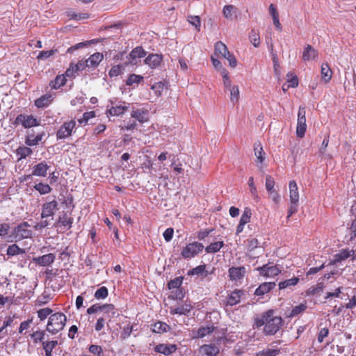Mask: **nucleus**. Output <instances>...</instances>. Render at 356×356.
Masks as SVG:
<instances>
[{"instance_id":"obj_43","label":"nucleus","mask_w":356,"mask_h":356,"mask_svg":"<svg viewBox=\"0 0 356 356\" xmlns=\"http://www.w3.org/2000/svg\"><path fill=\"white\" fill-rule=\"evenodd\" d=\"M307 305L305 303H301L299 305L295 306L292 308L290 312V317H295L302 312H303L307 309Z\"/></svg>"},{"instance_id":"obj_29","label":"nucleus","mask_w":356,"mask_h":356,"mask_svg":"<svg viewBox=\"0 0 356 356\" xmlns=\"http://www.w3.org/2000/svg\"><path fill=\"white\" fill-rule=\"evenodd\" d=\"M146 55V52L141 47H136L134 48L129 54V58L131 60V62L135 60L137 58H140L145 57Z\"/></svg>"},{"instance_id":"obj_14","label":"nucleus","mask_w":356,"mask_h":356,"mask_svg":"<svg viewBox=\"0 0 356 356\" xmlns=\"http://www.w3.org/2000/svg\"><path fill=\"white\" fill-rule=\"evenodd\" d=\"M54 100V95L47 93L35 100V106L38 108L47 107Z\"/></svg>"},{"instance_id":"obj_49","label":"nucleus","mask_w":356,"mask_h":356,"mask_svg":"<svg viewBox=\"0 0 356 356\" xmlns=\"http://www.w3.org/2000/svg\"><path fill=\"white\" fill-rule=\"evenodd\" d=\"M124 67L122 65H116L111 67L108 74L111 77L118 76L122 73Z\"/></svg>"},{"instance_id":"obj_48","label":"nucleus","mask_w":356,"mask_h":356,"mask_svg":"<svg viewBox=\"0 0 356 356\" xmlns=\"http://www.w3.org/2000/svg\"><path fill=\"white\" fill-rule=\"evenodd\" d=\"M44 336L45 333L44 331H35L31 334V337L33 339L35 343H37L38 342L42 343V341H44Z\"/></svg>"},{"instance_id":"obj_57","label":"nucleus","mask_w":356,"mask_h":356,"mask_svg":"<svg viewBox=\"0 0 356 356\" xmlns=\"http://www.w3.org/2000/svg\"><path fill=\"white\" fill-rule=\"evenodd\" d=\"M95 116L94 111L86 112L83 114L82 118L78 120L79 124H86L88 120Z\"/></svg>"},{"instance_id":"obj_27","label":"nucleus","mask_w":356,"mask_h":356,"mask_svg":"<svg viewBox=\"0 0 356 356\" xmlns=\"http://www.w3.org/2000/svg\"><path fill=\"white\" fill-rule=\"evenodd\" d=\"M128 107L124 105H117L115 106L111 107L107 110L106 113L108 115L111 116H119L127 111Z\"/></svg>"},{"instance_id":"obj_19","label":"nucleus","mask_w":356,"mask_h":356,"mask_svg":"<svg viewBox=\"0 0 356 356\" xmlns=\"http://www.w3.org/2000/svg\"><path fill=\"white\" fill-rule=\"evenodd\" d=\"M49 166L44 161L40 162L33 168L32 175L38 177H45Z\"/></svg>"},{"instance_id":"obj_4","label":"nucleus","mask_w":356,"mask_h":356,"mask_svg":"<svg viewBox=\"0 0 356 356\" xmlns=\"http://www.w3.org/2000/svg\"><path fill=\"white\" fill-rule=\"evenodd\" d=\"M29 227L27 222H23L13 229L12 236L16 241L30 238L32 236L33 232L29 229Z\"/></svg>"},{"instance_id":"obj_44","label":"nucleus","mask_w":356,"mask_h":356,"mask_svg":"<svg viewBox=\"0 0 356 356\" xmlns=\"http://www.w3.org/2000/svg\"><path fill=\"white\" fill-rule=\"evenodd\" d=\"M58 222L60 223L65 229H70L72 227L73 220L67 215H63L62 217L59 218Z\"/></svg>"},{"instance_id":"obj_11","label":"nucleus","mask_w":356,"mask_h":356,"mask_svg":"<svg viewBox=\"0 0 356 356\" xmlns=\"http://www.w3.org/2000/svg\"><path fill=\"white\" fill-rule=\"evenodd\" d=\"M57 210L58 203L56 200L44 203L42 207L41 218H45L52 216Z\"/></svg>"},{"instance_id":"obj_24","label":"nucleus","mask_w":356,"mask_h":356,"mask_svg":"<svg viewBox=\"0 0 356 356\" xmlns=\"http://www.w3.org/2000/svg\"><path fill=\"white\" fill-rule=\"evenodd\" d=\"M351 255V252L348 249H343L339 253L336 254L333 257V260L330 264H336L343 260H346Z\"/></svg>"},{"instance_id":"obj_47","label":"nucleus","mask_w":356,"mask_h":356,"mask_svg":"<svg viewBox=\"0 0 356 356\" xmlns=\"http://www.w3.org/2000/svg\"><path fill=\"white\" fill-rule=\"evenodd\" d=\"M221 75H222V79H223L224 87L226 90H227L228 88L233 86L232 85V81L229 76V72H227V70L226 69L222 70Z\"/></svg>"},{"instance_id":"obj_64","label":"nucleus","mask_w":356,"mask_h":356,"mask_svg":"<svg viewBox=\"0 0 356 356\" xmlns=\"http://www.w3.org/2000/svg\"><path fill=\"white\" fill-rule=\"evenodd\" d=\"M152 90L154 91L157 96L161 95L163 90V84L161 82L156 83L152 86Z\"/></svg>"},{"instance_id":"obj_6","label":"nucleus","mask_w":356,"mask_h":356,"mask_svg":"<svg viewBox=\"0 0 356 356\" xmlns=\"http://www.w3.org/2000/svg\"><path fill=\"white\" fill-rule=\"evenodd\" d=\"M15 124H21L25 129L37 127L40 124V120H38L32 115L19 114L15 118Z\"/></svg>"},{"instance_id":"obj_61","label":"nucleus","mask_w":356,"mask_h":356,"mask_svg":"<svg viewBox=\"0 0 356 356\" xmlns=\"http://www.w3.org/2000/svg\"><path fill=\"white\" fill-rule=\"evenodd\" d=\"M213 231V229L200 230L197 232V238L200 241L204 240Z\"/></svg>"},{"instance_id":"obj_25","label":"nucleus","mask_w":356,"mask_h":356,"mask_svg":"<svg viewBox=\"0 0 356 356\" xmlns=\"http://www.w3.org/2000/svg\"><path fill=\"white\" fill-rule=\"evenodd\" d=\"M203 356H216L219 352L218 348L215 345H204L201 347Z\"/></svg>"},{"instance_id":"obj_31","label":"nucleus","mask_w":356,"mask_h":356,"mask_svg":"<svg viewBox=\"0 0 356 356\" xmlns=\"http://www.w3.org/2000/svg\"><path fill=\"white\" fill-rule=\"evenodd\" d=\"M237 12V8L233 5H226L223 7V16L227 19H232L234 15Z\"/></svg>"},{"instance_id":"obj_21","label":"nucleus","mask_w":356,"mask_h":356,"mask_svg":"<svg viewBox=\"0 0 356 356\" xmlns=\"http://www.w3.org/2000/svg\"><path fill=\"white\" fill-rule=\"evenodd\" d=\"M289 188L290 202H298L299 193L296 182L294 180L290 181L289 184Z\"/></svg>"},{"instance_id":"obj_41","label":"nucleus","mask_w":356,"mask_h":356,"mask_svg":"<svg viewBox=\"0 0 356 356\" xmlns=\"http://www.w3.org/2000/svg\"><path fill=\"white\" fill-rule=\"evenodd\" d=\"M214 330V327L213 325L210 326H206V327H200L196 334L197 338H202L207 334L211 333Z\"/></svg>"},{"instance_id":"obj_7","label":"nucleus","mask_w":356,"mask_h":356,"mask_svg":"<svg viewBox=\"0 0 356 356\" xmlns=\"http://www.w3.org/2000/svg\"><path fill=\"white\" fill-rule=\"evenodd\" d=\"M306 110L305 106H300L298 113V121L296 127V135L299 138L305 136L307 129L306 124Z\"/></svg>"},{"instance_id":"obj_22","label":"nucleus","mask_w":356,"mask_h":356,"mask_svg":"<svg viewBox=\"0 0 356 356\" xmlns=\"http://www.w3.org/2000/svg\"><path fill=\"white\" fill-rule=\"evenodd\" d=\"M131 116L140 123L147 122L149 119L148 112L143 109L133 110L131 113Z\"/></svg>"},{"instance_id":"obj_58","label":"nucleus","mask_w":356,"mask_h":356,"mask_svg":"<svg viewBox=\"0 0 356 356\" xmlns=\"http://www.w3.org/2000/svg\"><path fill=\"white\" fill-rule=\"evenodd\" d=\"M279 353L277 349H266L257 353V356H277Z\"/></svg>"},{"instance_id":"obj_8","label":"nucleus","mask_w":356,"mask_h":356,"mask_svg":"<svg viewBox=\"0 0 356 356\" xmlns=\"http://www.w3.org/2000/svg\"><path fill=\"white\" fill-rule=\"evenodd\" d=\"M257 270L259 271L260 275L265 277H273L278 275L282 271L277 265L270 263L258 267Z\"/></svg>"},{"instance_id":"obj_42","label":"nucleus","mask_w":356,"mask_h":356,"mask_svg":"<svg viewBox=\"0 0 356 356\" xmlns=\"http://www.w3.org/2000/svg\"><path fill=\"white\" fill-rule=\"evenodd\" d=\"M34 188L41 195H46L51 191V188L47 184L39 183L34 186Z\"/></svg>"},{"instance_id":"obj_5","label":"nucleus","mask_w":356,"mask_h":356,"mask_svg":"<svg viewBox=\"0 0 356 356\" xmlns=\"http://www.w3.org/2000/svg\"><path fill=\"white\" fill-rule=\"evenodd\" d=\"M204 249L202 243L193 242L185 246L181 251V256L186 259H191L197 255Z\"/></svg>"},{"instance_id":"obj_17","label":"nucleus","mask_w":356,"mask_h":356,"mask_svg":"<svg viewBox=\"0 0 356 356\" xmlns=\"http://www.w3.org/2000/svg\"><path fill=\"white\" fill-rule=\"evenodd\" d=\"M104 58L102 53L96 52L92 54L88 59H86L88 69L96 68Z\"/></svg>"},{"instance_id":"obj_28","label":"nucleus","mask_w":356,"mask_h":356,"mask_svg":"<svg viewBox=\"0 0 356 356\" xmlns=\"http://www.w3.org/2000/svg\"><path fill=\"white\" fill-rule=\"evenodd\" d=\"M321 74L322 76V79L325 83H328L332 76V70L330 67L327 65V63H323L321 65Z\"/></svg>"},{"instance_id":"obj_63","label":"nucleus","mask_w":356,"mask_h":356,"mask_svg":"<svg viewBox=\"0 0 356 356\" xmlns=\"http://www.w3.org/2000/svg\"><path fill=\"white\" fill-rule=\"evenodd\" d=\"M228 61L229 66L232 67H235L237 65V60L234 54L229 52L225 57Z\"/></svg>"},{"instance_id":"obj_16","label":"nucleus","mask_w":356,"mask_h":356,"mask_svg":"<svg viewBox=\"0 0 356 356\" xmlns=\"http://www.w3.org/2000/svg\"><path fill=\"white\" fill-rule=\"evenodd\" d=\"M318 51L310 44H307L304 47L302 52V60L304 61H310L315 60L318 57Z\"/></svg>"},{"instance_id":"obj_13","label":"nucleus","mask_w":356,"mask_h":356,"mask_svg":"<svg viewBox=\"0 0 356 356\" xmlns=\"http://www.w3.org/2000/svg\"><path fill=\"white\" fill-rule=\"evenodd\" d=\"M177 349V348L175 344L160 343L155 346L154 351L165 355H170L175 353Z\"/></svg>"},{"instance_id":"obj_3","label":"nucleus","mask_w":356,"mask_h":356,"mask_svg":"<svg viewBox=\"0 0 356 356\" xmlns=\"http://www.w3.org/2000/svg\"><path fill=\"white\" fill-rule=\"evenodd\" d=\"M247 270L244 266H232L228 270L229 280L236 285L241 284L246 275Z\"/></svg>"},{"instance_id":"obj_23","label":"nucleus","mask_w":356,"mask_h":356,"mask_svg":"<svg viewBox=\"0 0 356 356\" xmlns=\"http://www.w3.org/2000/svg\"><path fill=\"white\" fill-rule=\"evenodd\" d=\"M275 283L273 282H264L261 284L256 290L254 292V294L257 296H263L267 293H268L270 291H271L273 289L275 286Z\"/></svg>"},{"instance_id":"obj_50","label":"nucleus","mask_w":356,"mask_h":356,"mask_svg":"<svg viewBox=\"0 0 356 356\" xmlns=\"http://www.w3.org/2000/svg\"><path fill=\"white\" fill-rule=\"evenodd\" d=\"M183 282V277H177L172 280H170L168 284V286L169 289H178L180 287Z\"/></svg>"},{"instance_id":"obj_26","label":"nucleus","mask_w":356,"mask_h":356,"mask_svg":"<svg viewBox=\"0 0 356 356\" xmlns=\"http://www.w3.org/2000/svg\"><path fill=\"white\" fill-rule=\"evenodd\" d=\"M229 52L227 46L222 42L218 41L215 43L214 54L216 56L225 57Z\"/></svg>"},{"instance_id":"obj_53","label":"nucleus","mask_w":356,"mask_h":356,"mask_svg":"<svg viewBox=\"0 0 356 356\" xmlns=\"http://www.w3.org/2000/svg\"><path fill=\"white\" fill-rule=\"evenodd\" d=\"M56 52H57V49H51L49 51H42L38 54L37 58L40 59V60H45V59L49 58L50 56L54 55Z\"/></svg>"},{"instance_id":"obj_39","label":"nucleus","mask_w":356,"mask_h":356,"mask_svg":"<svg viewBox=\"0 0 356 356\" xmlns=\"http://www.w3.org/2000/svg\"><path fill=\"white\" fill-rule=\"evenodd\" d=\"M227 90L230 92V100L232 103L238 102L239 99V88L238 86H233Z\"/></svg>"},{"instance_id":"obj_40","label":"nucleus","mask_w":356,"mask_h":356,"mask_svg":"<svg viewBox=\"0 0 356 356\" xmlns=\"http://www.w3.org/2000/svg\"><path fill=\"white\" fill-rule=\"evenodd\" d=\"M42 138V135L34 136L33 134L29 135L25 140V143L29 146H34L38 144Z\"/></svg>"},{"instance_id":"obj_38","label":"nucleus","mask_w":356,"mask_h":356,"mask_svg":"<svg viewBox=\"0 0 356 356\" xmlns=\"http://www.w3.org/2000/svg\"><path fill=\"white\" fill-rule=\"evenodd\" d=\"M143 79H144V77L143 76L135 74H132L127 79L126 85L129 86H133L134 84L138 85Z\"/></svg>"},{"instance_id":"obj_30","label":"nucleus","mask_w":356,"mask_h":356,"mask_svg":"<svg viewBox=\"0 0 356 356\" xmlns=\"http://www.w3.org/2000/svg\"><path fill=\"white\" fill-rule=\"evenodd\" d=\"M254 155L257 157V163H263L265 160L264 152L260 143L254 145Z\"/></svg>"},{"instance_id":"obj_54","label":"nucleus","mask_w":356,"mask_h":356,"mask_svg":"<svg viewBox=\"0 0 356 356\" xmlns=\"http://www.w3.org/2000/svg\"><path fill=\"white\" fill-rule=\"evenodd\" d=\"M265 185H266V188L268 193L270 192L275 191V190H274L275 180L271 176L268 175L266 177Z\"/></svg>"},{"instance_id":"obj_32","label":"nucleus","mask_w":356,"mask_h":356,"mask_svg":"<svg viewBox=\"0 0 356 356\" xmlns=\"http://www.w3.org/2000/svg\"><path fill=\"white\" fill-rule=\"evenodd\" d=\"M66 81L67 80L65 75H58L56 76L54 80L50 82L49 86L51 87V88L58 89L64 86L66 83Z\"/></svg>"},{"instance_id":"obj_33","label":"nucleus","mask_w":356,"mask_h":356,"mask_svg":"<svg viewBox=\"0 0 356 356\" xmlns=\"http://www.w3.org/2000/svg\"><path fill=\"white\" fill-rule=\"evenodd\" d=\"M224 245L223 241L213 242L205 248V251L209 254L216 253L220 251Z\"/></svg>"},{"instance_id":"obj_59","label":"nucleus","mask_w":356,"mask_h":356,"mask_svg":"<svg viewBox=\"0 0 356 356\" xmlns=\"http://www.w3.org/2000/svg\"><path fill=\"white\" fill-rule=\"evenodd\" d=\"M132 331H133V326L130 325L129 324L127 325L126 326H124L123 327V330L121 332L120 337L122 339H125L128 338L131 335Z\"/></svg>"},{"instance_id":"obj_2","label":"nucleus","mask_w":356,"mask_h":356,"mask_svg":"<svg viewBox=\"0 0 356 356\" xmlns=\"http://www.w3.org/2000/svg\"><path fill=\"white\" fill-rule=\"evenodd\" d=\"M66 316L61 312L53 314L49 318L47 325V330L52 334L58 333L62 330L66 323Z\"/></svg>"},{"instance_id":"obj_46","label":"nucleus","mask_w":356,"mask_h":356,"mask_svg":"<svg viewBox=\"0 0 356 356\" xmlns=\"http://www.w3.org/2000/svg\"><path fill=\"white\" fill-rule=\"evenodd\" d=\"M102 312L107 314L108 318H113L115 315V307L112 304H106L102 305Z\"/></svg>"},{"instance_id":"obj_35","label":"nucleus","mask_w":356,"mask_h":356,"mask_svg":"<svg viewBox=\"0 0 356 356\" xmlns=\"http://www.w3.org/2000/svg\"><path fill=\"white\" fill-rule=\"evenodd\" d=\"M170 330V326L165 323L158 321L153 325L152 331L156 333H164Z\"/></svg>"},{"instance_id":"obj_45","label":"nucleus","mask_w":356,"mask_h":356,"mask_svg":"<svg viewBox=\"0 0 356 356\" xmlns=\"http://www.w3.org/2000/svg\"><path fill=\"white\" fill-rule=\"evenodd\" d=\"M249 38L254 47H258L260 44V36L258 32L252 30L249 35Z\"/></svg>"},{"instance_id":"obj_51","label":"nucleus","mask_w":356,"mask_h":356,"mask_svg":"<svg viewBox=\"0 0 356 356\" xmlns=\"http://www.w3.org/2000/svg\"><path fill=\"white\" fill-rule=\"evenodd\" d=\"M108 292L106 286H102L95 293V298L97 299H104L108 296Z\"/></svg>"},{"instance_id":"obj_20","label":"nucleus","mask_w":356,"mask_h":356,"mask_svg":"<svg viewBox=\"0 0 356 356\" xmlns=\"http://www.w3.org/2000/svg\"><path fill=\"white\" fill-rule=\"evenodd\" d=\"M55 258L56 257L54 254L49 253L34 258L33 260L40 266H46L52 264L54 261Z\"/></svg>"},{"instance_id":"obj_60","label":"nucleus","mask_w":356,"mask_h":356,"mask_svg":"<svg viewBox=\"0 0 356 356\" xmlns=\"http://www.w3.org/2000/svg\"><path fill=\"white\" fill-rule=\"evenodd\" d=\"M10 229L9 223L3 222L0 224V236L3 237L8 234Z\"/></svg>"},{"instance_id":"obj_18","label":"nucleus","mask_w":356,"mask_h":356,"mask_svg":"<svg viewBox=\"0 0 356 356\" xmlns=\"http://www.w3.org/2000/svg\"><path fill=\"white\" fill-rule=\"evenodd\" d=\"M162 56L159 54H149L145 60L146 65H149L151 68H156L160 66L162 62Z\"/></svg>"},{"instance_id":"obj_52","label":"nucleus","mask_w":356,"mask_h":356,"mask_svg":"<svg viewBox=\"0 0 356 356\" xmlns=\"http://www.w3.org/2000/svg\"><path fill=\"white\" fill-rule=\"evenodd\" d=\"M52 312H53V310L48 307L40 309L38 311V316L40 319V321H44Z\"/></svg>"},{"instance_id":"obj_34","label":"nucleus","mask_w":356,"mask_h":356,"mask_svg":"<svg viewBox=\"0 0 356 356\" xmlns=\"http://www.w3.org/2000/svg\"><path fill=\"white\" fill-rule=\"evenodd\" d=\"M33 153L31 148L26 146H20L16 150V154L19 156L18 160L26 159Z\"/></svg>"},{"instance_id":"obj_12","label":"nucleus","mask_w":356,"mask_h":356,"mask_svg":"<svg viewBox=\"0 0 356 356\" xmlns=\"http://www.w3.org/2000/svg\"><path fill=\"white\" fill-rule=\"evenodd\" d=\"M252 216L251 209L248 207H245L241 216L239 223L236 229V234H239L243 231L244 226L250 222Z\"/></svg>"},{"instance_id":"obj_55","label":"nucleus","mask_w":356,"mask_h":356,"mask_svg":"<svg viewBox=\"0 0 356 356\" xmlns=\"http://www.w3.org/2000/svg\"><path fill=\"white\" fill-rule=\"evenodd\" d=\"M206 266L205 265H200L188 272V275H202L205 271Z\"/></svg>"},{"instance_id":"obj_36","label":"nucleus","mask_w":356,"mask_h":356,"mask_svg":"<svg viewBox=\"0 0 356 356\" xmlns=\"http://www.w3.org/2000/svg\"><path fill=\"white\" fill-rule=\"evenodd\" d=\"M299 280H300L298 277H294L291 279L280 282L279 283V289L281 290L289 288L291 286H294L299 282Z\"/></svg>"},{"instance_id":"obj_15","label":"nucleus","mask_w":356,"mask_h":356,"mask_svg":"<svg viewBox=\"0 0 356 356\" xmlns=\"http://www.w3.org/2000/svg\"><path fill=\"white\" fill-rule=\"evenodd\" d=\"M244 295V291L240 289H236L232 291L227 298V305L234 306L240 302L241 297Z\"/></svg>"},{"instance_id":"obj_62","label":"nucleus","mask_w":356,"mask_h":356,"mask_svg":"<svg viewBox=\"0 0 356 356\" xmlns=\"http://www.w3.org/2000/svg\"><path fill=\"white\" fill-rule=\"evenodd\" d=\"M188 22L198 29L201 25L200 18L198 16H189L188 18Z\"/></svg>"},{"instance_id":"obj_37","label":"nucleus","mask_w":356,"mask_h":356,"mask_svg":"<svg viewBox=\"0 0 356 356\" xmlns=\"http://www.w3.org/2000/svg\"><path fill=\"white\" fill-rule=\"evenodd\" d=\"M25 251L20 248L17 244H13L8 246L7 249V254L13 257L17 254H24Z\"/></svg>"},{"instance_id":"obj_9","label":"nucleus","mask_w":356,"mask_h":356,"mask_svg":"<svg viewBox=\"0 0 356 356\" xmlns=\"http://www.w3.org/2000/svg\"><path fill=\"white\" fill-rule=\"evenodd\" d=\"M75 125L76 122L74 120L64 122L56 133L57 138L65 139L70 137Z\"/></svg>"},{"instance_id":"obj_56","label":"nucleus","mask_w":356,"mask_h":356,"mask_svg":"<svg viewBox=\"0 0 356 356\" xmlns=\"http://www.w3.org/2000/svg\"><path fill=\"white\" fill-rule=\"evenodd\" d=\"M89 351L96 356H104V352L100 346L92 344L89 347Z\"/></svg>"},{"instance_id":"obj_10","label":"nucleus","mask_w":356,"mask_h":356,"mask_svg":"<svg viewBox=\"0 0 356 356\" xmlns=\"http://www.w3.org/2000/svg\"><path fill=\"white\" fill-rule=\"evenodd\" d=\"M193 307L191 302L189 300H185L181 302V305L175 307H170V313L172 315H188L193 309Z\"/></svg>"},{"instance_id":"obj_1","label":"nucleus","mask_w":356,"mask_h":356,"mask_svg":"<svg viewBox=\"0 0 356 356\" xmlns=\"http://www.w3.org/2000/svg\"><path fill=\"white\" fill-rule=\"evenodd\" d=\"M282 323V318L274 316L273 310L264 312L259 318H257L254 322L258 327L264 325V331L267 335L275 334L280 330Z\"/></svg>"}]
</instances>
